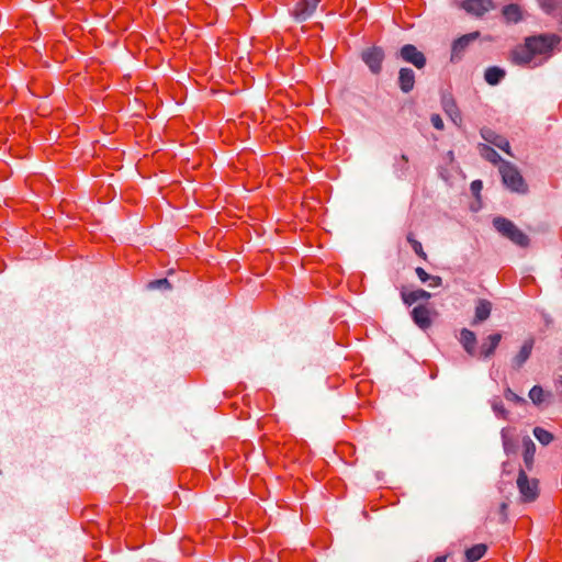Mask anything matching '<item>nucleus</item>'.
<instances>
[{"label":"nucleus","instance_id":"f257e3e1","mask_svg":"<svg viewBox=\"0 0 562 562\" xmlns=\"http://www.w3.org/2000/svg\"><path fill=\"white\" fill-rule=\"evenodd\" d=\"M493 226L503 237L509 239L515 245L526 248L529 246L530 239L529 237L519 229L514 222L510 220L496 216L493 220Z\"/></svg>","mask_w":562,"mask_h":562},{"label":"nucleus","instance_id":"f03ea898","mask_svg":"<svg viewBox=\"0 0 562 562\" xmlns=\"http://www.w3.org/2000/svg\"><path fill=\"white\" fill-rule=\"evenodd\" d=\"M498 171L501 173L503 184L508 190L519 194L528 192V186L514 164L509 161H502L498 167Z\"/></svg>","mask_w":562,"mask_h":562},{"label":"nucleus","instance_id":"7ed1b4c3","mask_svg":"<svg viewBox=\"0 0 562 562\" xmlns=\"http://www.w3.org/2000/svg\"><path fill=\"white\" fill-rule=\"evenodd\" d=\"M559 38L555 35L541 34L538 36L527 37L525 43L531 49L536 60L547 59L553 46L558 43Z\"/></svg>","mask_w":562,"mask_h":562},{"label":"nucleus","instance_id":"20e7f679","mask_svg":"<svg viewBox=\"0 0 562 562\" xmlns=\"http://www.w3.org/2000/svg\"><path fill=\"white\" fill-rule=\"evenodd\" d=\"M480 37V32H472L468 33L465 35H462L461 37L453 41L451 45V56L450 60L452 63L460 61L470 46L474 41H476Z\"/></svg>","mask_w":562,"mask_h":562},{"label":"nucleus","instance_id":"39448f33","mask_svg":"<svg viewBox=\"0 0 562 562\" xmlns=\"http://www.w3.org/2000/svg\"><path fill=\"white\" fill-rule=\"evenodd\" d=\"M518 490L526 502H532L538 496V480H529L525 470H520L517 477Z\"/></svg>","mask_w":562,"mask_h":562},{"label":"nucleus","instance_id":"423d86ee","mask_svg":"<svg viewBox=\"0 0 562 562\" xmlns=\"http://www.w3.org/2000/svg\"><path fill=\"white\" fill-rule=\"evenodd\" d=\"M398 56L405 63L412 64L417 69H423L426 66L427 59L420 50L413 44H405L401 47Z\"/></svg>","mask_w":562,"mask_h":562},{"label":"nucleus","instance_id":"0eeeda50","mask_svg":"<svg viewBox=\"0 0 562 562\" xmlns=\"http://www.w3.org/2000/svg\"><path fill=\"white\" fill-rule=\"evenodd\" d=\"M510 61L517 66H539L542 60H536L531 49L526 45L515 47L510 53Z\"/></svg>","mask_w":562,"mask_h":562},{"label":"nucleus","instance_id":"6e6552de","mask_svg":"<svg viewBox=\"0 0 562 562\" xmlns=\"http://www.w3.org/2000/svg\"><path fill=\"white\" fill-rule=\"evenodd\" d=\"M461 8L469 14L480 18L486 12L493 10L495 5L492 0H464L461 3Z\"/></svg>","mask_w":562,"mask_h":562},{"label":"nucleus","instance_id":"1a4fd4ad","mask_svg":"<svg viewBox=\"0 0 562 562\" xmlns=\"http://www.w3.org/2000/svg\"><path fill=\"white\" fill-rule=\"evenodd\" d=\"M319 0H297L292 9V14L297 21H305L315 12Z\"/></svg>","mask_w":562,"mask_h":562},{"label":"nucleus","instance_id":"9d476101","mask_svg":"<svg viewBox=\"0 0 562 562\" xmlns=\"http://www.w3.org/2000/svg\"><path fill=\"white\" fill-rule=\"evenodd\" d=\"M384 53L380 47H372L362 53V60L373 74H379L382 68Z\"/></svg>","mask_w":562,"mask_h":562},{"label":"nucleus","instance_id":"9b49d317","mask_svg":"<svg viewBox=\"0 0 562 562\" xmlns=\"http://www.w3.org/2000/svg\"><path fill=\"white\" fill-rule=\"evenodd\" d=\"M481 136L485 142L496 146L497 148L505 151L507 155L513 156L510 151L509 142L504 136L498 135L491 128H482Z\"/></svg>","mask_w":562,"mask_h":562},{"label":"nucleus","instance_id":"f8f14e48","mask_svg":"<svg viewBox=\"0 0 562 562\" xmlns=\"http://www.w3.org/2000/svg\"><path fill=\"white\" fill-rule=\"evenodd\" d=\"M434 312L428 308L426 305H418L413 308L412 311V318L414 323L420 328V329H427L431 326V314Z\"/></svg>","mask_w":562,"mask_h":562},{"label":"nucleus","instance_id":"ddd939ff","mask_svg":"<svg viewBox=\"0 0 562 562\" xmlns=\"http://www.w3.org/2000/svg\"><path fill=\"white\" fill-rule=\"evenodd\" d=\"M501 340L502 334L499 333L488 335L480 347L479 356L484 359L492 357L496 348L498 347Z\"/></svg>","mask_w":562,"mask_h":562},{"label":"nucleus","instance_id":"4468645a","mask_svg":"<svg viewBox=\"0 0 562 562\" xmlns=\"http://www.w3.org/2000/svg\"><path fill=\"white\" fill-rule=\"evenodd\" d=\"M533 344H535L533 338H529L524 341L520 350L512 360L513 367L515 369H520L525 364V362L529 359V357L532 352Z\"/></svg>","mask_w":562,"mask_h":562},{"label":"nucleus","instance_id":"2eb2a0df","mask_svg":"<svg viewBox=\"0 0 562 562\" xmlns=\"http://www.w3.org/2000/svg\"><path fill=\"white\" fill-rule=\"evenodd\" d=\"M415 85V74L411 68H401L398 71V86L404 93L413 90Z\"/></svg>","mask_w":562,"mask_h":562},{"label":"nucleus","instance_id":"dca6fc26","mask_svg":"<svg viewBox=\"0 0 562 562\" xmlns=\"http://www.w3.org/2000/svg\"><path fill=\"white\" fill-rule=\"evenodd\" d=\"M460 342L470 356H476V336L472 330L463 328L460 333Z\"/></svg>","mask_w":562,"mask_h":562},{"label":"nucleus","instance_id":"f3484780","mask_svg":"<svg viewBox=\"0 0 562 562\" xmlns=\"http://www.w3.org/2000/svg\"><path fill=\"white\" fill-rule=\"evenodd\" d=\"M539 7L549 15L562 21V0H537Z\"/></svg>","mask_w":562,"mask_h":562},{"label":"nucleus","instance_id":"a211bd4d","mask_svg":"<svg viewBox=\"0 0 562 562\" xmlns=\"http://www.w3.org/2000/svg\"><path fill=\"white\" fill-rule=\"evenodd\" d=\"M491 311L492 303L490 301L484 299L479 300L475 306V315L472 325L486 321L491 315Z\"/></svg>","mask_w":562,"mask_h":562},{"label":"nucleus","instance_id":"6ab92c4d","mask_svg":"<svg viewBox=\"0 0 562 562\" xmlns=\"http://www.w3.org/2000/svg\"><path fill=\"white\" fill-rule=\"evenodd\" d=\"M442 109L445 113L451 119V121L459 125L462 121L460 111L454 102V100L450 97L442 98Z\"/></svg>","mask_w":562,"mask_h":562},{"label":"nucleus","instance_id":"aec40b11","mask_svg":"<svg viewBox=\"0 0 562 562\" xmlns=\"http://www.w3.org/2000/svg\"><path fill=\"white\" fill-rule=\"evenodd\" d=\"M524 446V463L528 471H530L533 467L535 453H536V445L530 439V437L526 436L522 438Z\"/></svg>","mask_w":562,"mask_h":562},{"label":"nucleus","instance_id":"412c9836","mask_svg":"<svg viewBox=\"0 0 562 562\" xmlns=\"http://www.w3.org/2000/svg\"><path fill=\"white\" fill-rule=\"evenodd\" d=\"M401 296L406 305H413L420 300L428 301L431 294L423 289H418L412 292L402 291Z\"/></svg>","mask_w":562,"mask_h":562},{"label":"nucleus","instance_id":"4be33fe9","mask_svg":"<svg viewBox=\"0 0 562 562\" xmlns=\"http://www.w3.org/2000/svg\"><path fill=\"white\" fill-rule=\"evenodd\" d=\"M505 75H506V72L504 69L493 66V67H488L485 70L484 79L488 85L495 86L501 82V80L505 77Z\"/></svg>","mask_w":562,"mask_h":562},{"label":"nucleus","instance_id":"5701e85b","mask_svg":"<svg viewBox=\"0 0 562 562\" xmlns=\"http://www.w3.org/2000/svg\"><path fill=\"white\" fill-rule=\"evenodd\" d=\"M479 149H480V154L481 156L486 159L487 161L496 165V164H499L502 161H504L501 156L497 154L496 150H494L491 146L488 145H484V144H480L479 146Z\"/></svg>","mask_w":562,"mask_h":562},{"label":"nucleus","instance_id":"b1692460","mask_svg":"<svg viewBox=\"0 0 562 562\" xmlns=\"http://www.w3.org/2000/svg\"><path fill=\"white\" fill-rule=\"evenodd\" d=\"M487 547L483 543L475 544L465 550V559L468 562H476L486 552Z\"/></svg>","mask_w":562,"mask_h":562},{"label":"nucleus","instance_id":"393cba45","mask_svg":"<svg viewBox=\"0 0 562 562\" xmlns=\"http://www.w3.org/2000/svg\"><path fill=\"white\" fill-rule=\"evenodd\" d=\"M503 15L507 22L517 23L521 20V10L517 4H507L503 8Z\"/></svg>","mask_w":562,"mask_h":562},{"label":"nucleus","instance_id":"a878e982","mask_svg":"<svg viewBox=\"0 0 562 562\" xmlns=\"http://www.w3.org/2000/svg\"><path fill=\"white\" fill-rule=\"evenodd\" d=\"M549 396H550V393L544 392V390L541 386H539V385H535L529 391V398L537 406H539L542 403H544L547 397H549Z\"/></svg>","mask_w":562,"mask_h":562},{"label":"nucleus","instance_id":"bb28decb","mask_svg":"<svg viewBox=\"0 0 562 562\" xmlns=\"http://www.w3.org/2000/svg\"><path fill=\"white\" fill-rule=\"evenodd\" d=\"M533 435L537 440L544 446L549 445L553 440V435L541 427H536L533 429Z\"/></svg>","mask_w":562,"mask_h":562},{"label":"nucleus","instance_id":"cd10ccee","mask_svg":"<svg viewBox=\"0 0 562 562\" xmlns=\"http://www.w3.org/2000/svg\"><path fill=\"white\" fill-rule=\"evenodd\" d=\"M406 238H407V241L411 244L415 254L418 257H420L422 259L426 260L427 255L424 251L422 244L417 239L414 238V235L412 233H409Z\"/></svg>","mask_w":562,"mask_h":562},{"label":"nucleus","instance_id":"c85d7f7f","mask_svg":"<svg viewBox=\"0 0 562 562\" xmlns=\"http://www.w3.org/2000/svg\"><path fill=\"white\" fill-rule=\"evenodd\" d=\"M492 408L497 414V416H499L502 418H506L507 411L505 409L502 401H499V400L493 401Z\"/></svg>","mask_w":562,"mask_h":562},{"label":"nucleus","instance_id":"c756f323","mask_svg":"<svg viewBox=\"0 0 562 562\" xmlns=\"http://www.w3.org/2000/svg\"><path fill=\"white\" fill-rule=\"evenodd\" d=\"M502 439L505 452L508 454L514 451V445L510 439L507 437L506 429L502 430Z\"/></svg>","mask_w":562,"mask_h":562},{"label":"nucleus","instance_id":"7c9ffc66","mask_svg":"<svg viewBox=\"0 0 562 562\" xmlns=\"http://www.w3.org/2000/svg\"><path fill=\"white\" fill-rule=\"evenodd\" d=\"M153 289H169L170 284L167 279H159L149 283Z\"/></svg>","mask_w":562,"mask_h":562},{"label":"nucleus","instance_id":"2f4dec72","mask_svg":"<svg viewBox=\"0 0 562 562\" xmlns=\"http://www.w3.org/2000/svg\"><path fill=\"white\" fill-rule=\"evenodd\" d=\"M396 168L404 175L408 170V157L406 155L401 156V161L396 164Z\"/></svg>","mask_w":562,"mask_h":562},{"label":"nucleus","instance_id":"473e14b6","mask_svg":"<svg viewBox=\"0 0 562 562\" xmlns=\"http://www.w3.org/2000/svg\"><path fill=\"white\" fill-rule=\"evenodd\" d=\"M430 122L436 130H443V121L439 114H432L430 117Z\"/></svg>","mask_w":562,"mask_h":562},{"label":"nucleus","instance_id":"72a5a7b5","mask_svg":"<svg viewBox=\"0 0 562 562\" xmlns=\"http://www.w3.org/2000/svg\"><path fill=\"white\" fill-rule=\"evenodd\" d=\"M415 272H416L417 277L419 278V280H420L423 283L428 282V280L430 279V274H429V273H427V272L425 271V269H423V268H420V267L416 268Z\"/></svg>","mask_w":562,"mask_h":562},{"label":"nucleus","instance_id":"f704fd0d","mask_svg":"<svg viewBox=\"0 0 562 562\" xmlns=\"http://www.w3.org/2000/svg\"><path fill=\"white\" fill-rule=\"evenodd\" d=\"M505 397H506V400L513 401V402H522L524 401L516 393H514L510 389H507L505 391Z\"/></svg>","mask_w":562,"mask_h":562},{"label":"nucleus","instance_id":"c9c22d12","mask_svg":"<svg viewBox=\"0 0 562 562\" xmlns=\"http://www.w3.org/2000/svg\"><path fill=\"white\" fill-rule=\"evenodd\" d=\"M483 188V183L481 180H474L471 183V191L473 194L477 195Z\"/></svg>","mask_w":562,"mask_h":562},{"label":"nucleus","instance_id":"e433bc0d","mask_svg":"<svg viewBox=\"0 0 562 562\" xmlns=\"http://www.w3.org/2000/svg\"><path fill=\"white\" fill-rule=\"evenodd\" d=\"M428 285L430 288H437V286H440L442 284V279L439 277V276H431L430 274V279L428 280Z\"/></svg>","mask_w":562,"mask_h":562},{"label":"nucleus","instance_id":"4c0bfd02","mask_svg":"<svg viewBox=\"0 0 562 562\" xmlns=\"http://www.w3.org/2000/svg\"><path fill=\"white\" fill-rule=\"evenodd\" d=\"M434 562H446V557H437Z\"/></svg>","mask_w":562,"mask_h":562},{"label":"nucleus","instance_id":"58836bf2","mask_svg":"<svg viewBox=\"0 0 562 562\" xmlns=\"http://www.w3.org/2000/svg\"><path fill=\"white\" fill-rule=\"evenodd\" d=\"M227 512L226 510H222L220 513H216L217 516H226Z\"/></svg>","mask_w":562,"mask_h":562},{"label":"nucleus","instance_id":"ea45409f","mask_svg":"<svg viewBox=\"0 0 562 562\" xmlns=\"http://www.w3.org/2000/svg\"><path fill=\"white\" fill-rule=\"evenodd\" d=\"M506 508H507V505H506L505 503H503V504L501 505V510H502V512H505V510H506Z\"/></svg>","mask_w":562,"mask_h":562}]
</instances>
